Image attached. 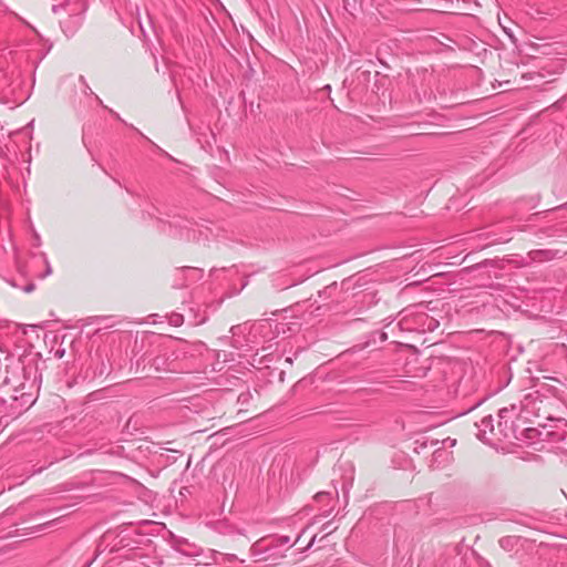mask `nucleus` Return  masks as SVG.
Instances as JSON below:
<instances>
[{
	"label": "nucleus",
	"instance_id": "f257e3e1",
	"mask_svg": "<svg viewBox=\"0 0 567 567\" xmlns=\"http://www.w3.org/2000/svg\"><path fill=\"white\" fill-rule=\"evenodd\" d=\"M518 415L516 404H512L509 409L499 410L497 426H495V433H493V436L496 437V444L506 440L518 439L514 422V417Z\"/></svg>",
	"mask_w": 567,
	"mask_h": 567
},
{
	"label": "nucleus",
	"instance_id": "f03ea898",
	"mask_svg": "<svg viewBox=\"0 0 567 567\" xmlns=\"http://www.w3.org/2000/svg\"><path fill=\"white\" fill-rule=\"evenodd\" d=\"M74 7L69 10V19L61 22L62 28L66 35H72L75 30L81 25L82 23V17L81 14L85 11V6L81 0H66L64 3L61 4H54L52 7V11L54 13H58L61 9L66 10L68 7Z\"/></svg>",
	"mask_w": 567,
	"mask_h": 567
},
{
	"label": "nucleus",
	"instance_id": "7ed1b4c3",
	"mask_svg": "<svg viewBox=\"0 0 567 567\" xmlns=\"http://www.w3.org/2000/svg\"><path fill=\"white\" fill-rule=\"evenodd\" d=\"M475 425L477 427L476 436L478 440L486 444H496V437L493 436V433H495V425L491 415L484 416L480 422L475 423Z\"/></svg>",
	"mask_w": 567,
	"mask_h": 567
},
{
	"label": "nucleus",
	"instance_id": "20e7f679",
	"mask_svg": "<svg viewBox=\"0 0 567 567\" xmlns=\"http://www.w3.org/2000/svg\"><path fill=\"white\" fill-rule=\"evenodd\" d=\"M559 251L553 249H535L527 254V258L532 262H543L553 260L558 257Z\"/></svg>",
	"mask_w": 567,
	"mask_h": 567
},
{
	"label": "nucleus",
	"instance_id": "39448f33",
	"mask_svg": "<svg viewBox=\"0 0 567 567\" xmlns=\"http://www.w3.org/2000/svg\"><path fill=\"white\" fill-rule=\"evenodd\" d=\"M540 394L538 391H530L526 393L520 401L519 406L517 408V412L520 414L523 411L527 413H533L536 409V402L539 400Z\"/></svg>",
	"mask_w": 567,
	"mask_h": 567
},
{
	"label": "nucleus",
	"instance_id": "423d86ee",
	"mask_svg": "<svg viewBox=\"0 0 567 567\" xmlns=\"http://www.w3.org/2000/svg\"><path fill=\"white\" fill-rule=\"evenodd\" d=\"M78 81H79V84H80V91L83 95L85 96H94V99L100 103L102 104V101L101 99L94 94V92L92 91V89L90 87V85L87 84L85 78L83 75H80L78 78Z\"/></svg>",
	"mask_w": 567,
	"mask_h": 567
},
{
	"label": "nucleus",
	"instance_id": "0eeeda50",
	"mask_svg": "<svg viewBox=\"0 0 567 567\" xmlns=\"http://www.w3.org/2000/svg\"><path fill=\"white\" fill-rule=\"evenodd\" d=\"M221 563H231L238 560L237 556L234 554H220Z\"/></svg>",
	"mask_w": 567,
	"mask_h": 567
},
{
	"label": "nucleus",
	"instance_id": "6e6552de",
	"mask_svg": "<svg viewBox=\"0 0 567 567\" xmlns=\"http://www.w3.org/2000/svg\"><path fill=\"white\" fill-rule=\"evenodd\" d=\"M513 540L514 538L512 537H503L499 539V545L501 547L507 549L512 545Z\"/></svg>",
	"mask_w": 567,
	"mask_h": 567
},
{
	"label": "nucleus",
	"instance_id": "1a4fd4ad",
	"mask_svg": "<svg viewBox=\"0 0 567 567\" xmlns=\"http://www.w3.org/2000/svg\"><path fill=\"white\" fill-rule=\"evenodd\" d=\"M330 497H331L330 493H324V492L317 493V495L315 496L316 501H318V502L322 501L323 498H330Z\"/></svg>",
	"mask_w": 567,
	"mask_h": 567
},
{
	"label": "nucleus",
	"instance_id": "9d476101",
	"mask_svg": "<svg viewBox=\"0 0 567 567\" xmlns=\"http://www.w3.org/2000/svg\"><path fill=\"white\" fill-rule=\"evenodd\" d=\"M45 266H47L45 267V272L42 276L43 278L47 277V276H50L52 274V268H51V266H50V264H49V261L47 259H45Z\"/></svg>",
	"mask_w": 567,
	"mask_h": 567
},
{
	"label": "nucleus",
	"instance_id": "9b49d317",
	"mask_svg": "<svg viewBox=\"0 0 567 567\" xmlns=\"http://www.w3.org/2000/svg\"><path fill=\"white\" fill-rule=\"evenodd\" d=\"M33 289H34V285H33V284L27 285V286L23 288V290H24L25 292H31V291H33Z\"/></svg>",
	"mask_w": 567,
	"mask_h": 567
},
{
	"label": "nucleus",
	"instance_id": "f8f14e48",
	"mask_svg": "<svg viewBox=\"0 0 567 567\" xmlns=\"http://www.w3.org/2000/svg\"><path fill=\"white\" fill-rule=\"evenodd\" d=\"M331 512H332V508H331V509H329V511H327V512H324V513L322 514V516L327 517V516H329V515L331 514Z\"/></svg>",
	"mask_w": 567,
	"mask_h": 567
},
{
	"label": "nucleus",
	"instance_id": "ddd939ff",
	"mask_svg": "<svg viewBox=\"0 0 567 567\" xmlns=\"http://www.w3.org/2000/svg\"><path fill=\"white\" fill-rule=\"evenodd\" d=\"M157 360H158V359H154L153 365H155V364H156V362H157V364H161V361H157Z\"/></svg>",
	"mask_w": 567,
	"mask_h": 567
},
{
	"label": "nucleus",
	"instance_id": "4468645a",
	"mask_svg": "<svg viewBox=\"0 0 567 567\" xmlns=\"http://www.w3.org/2000/svg\"><path fill=\"white\" fill-rule=\"evenodd\" d=\"M157 360H158V359H154L153 365H155V364H156V362H157V364H161V361H157Z\"/></svg>",
	"mask_w": 567,
	"mask_h": 567
},
{
	"label": "nucleus",
	"instance_id": "2eb2a0df",
	"mask_svg": "<svg viewBox=\"0 0 567 567\" xmlns=\"http://www.w3.org/2000/svg\"><path fill=\"white\" fill-rule=\"evenodd\" d=\"M178 320H179V318H174V323L178 324Z\"/></svg>",
	"mask_w": 567,
	"mask_h": 567
},
{
	"label": "nucleus",
	"instance_id": "dca6fc26",
	"mask_svg": "<svg viewBox=\"0 0 567 567\" xmlns=\"http://www.w3.org/2000/svg\"><path fill=\"white\" fill-rule=\"evenodd\" d=\"M178 320H179V318H174V323L178 324Z\"/></svg>",
	"mask_w": 567,
	"mask_h": 567
},
{
	"label": "nucleus",
	"instance_id": "f3484780",
	"mask_svg": "<svg viewBox=\"0 0 567 567\" xmlns=\"http://www.w3.org/2000/svg\"><path fill=\"white\" fill-rule=\"evenodd\" d=\"M313 542H315V537H313V538H311V542H310V544L308 545V547H310V546L313 544Z\"/></svg>",
	"mask_w": 567,
	"mask_h": 567
},
{
	"label": "nucleus",
	"instance_id": "a211bd4d",
	"mask_svg": "<svg viewBox=\"0 0 567 567\" xmlns=\"http://www.w3.org/2000/svg\"><path fill=\"white\" fill-rule=\"evenodd\" d=\"M288 542H289V538L285 537L284 543H288Z\"/></svg>",
	"mask_w": 567,
	"mask_h": 567
}]
</instances>
